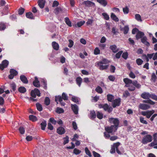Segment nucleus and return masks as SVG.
<instances>
[{
  "instance_id": "nucleus-43",
  "label": "nucleus",
  "mask_w": 157,
  "mask_h": 157,
  "mask_svg": "<svg viewBox=\"0 0 157 157\" xmlns=\"http://www.w3.org/2000/svg\"><path fill=\"white\" fill-rule=\"evenodd\" d=\"M61 97L62 98V99H63L64 100H67L68 99V97L65 93L63 92L62 93Z\"/></svg>"
},
{
  "instance_id": "nucleus-38",
  "label": "nucleus",
  "mask_w": 157,
  "mask_h": 157,
  "mask_svg": "<svg viewBox=\"0 0 157 157\" xmlns=\"http://www.w3.org/2000/svg\"><path fill=\"white\" fill-rule=\"evenodd\" d=\"M154 111H148V113L147 114L146 117L147 118H149L154 113Z\"/></svg>"
},
{
  "instance_id": "nucleus-55",
  "label": "nucleus",
  "mask_w": 157,
  "mask_h": 157,
  "mask_svg": "<svg viewBox=\"0 0 157 157\" xmlns=\"http://www.w3.org/2000/svg\"><path fill=\"white\" fill-rule=\"evenodd\" d=\"M36 91H35V89L34 90H32L30 93V94L31 97H33V98H36Z\"/></svg>"
},
{
  "instance_id": "nucleus-22",
  "label": "nucleus",
  "mask_w": 157,
  "mask_h": 157,
  "mask_svg": "<svg viewBox=\"0 0 157 157\" xmlns=\"http://www.w3.org/2000/svg\"><path fill=\"white\" fill-rule=\"evenodd\" d=\"M71 100L78 104H80L79 102L80 99L78 97L73 96L71 98Z\"/></svg>"
},
{
  "instance_id": "nucleus-60",
  "label": "nucleus",
  "mask_w": 157,
  "mask_h": 157,
  "mask_svg": "<svg viewBox=\"0 0 157 157\" xmlns=\"http://www.w3.org/2000/svg\"><path fill=\"white\" fill-rule=\"evenodd\" d=\"M64 139V141L63 143L64 145L68 143L69 142V137L68 136H67L63 138Z\"/></svg>"
},
{
  "instance_id": "nucleus-10",
  "label": "nucleus",
  "mask_w": 157,
  "mask_h": 157,
  "mask_svg": "<svg viewBox=\"0 0 157 157\" xmlns=\"http://www.w3.org/2000/svg\"><path fill=\"white\" fill-rule=\"evenodd\" d=\"M153 141L149 144L150 147H153L157 145V134L155 133L153 134Z\"/></svg>"
},
{
  "instance_id": "nucleus-58",
  "label": "nucleus",
  "mask_w": 157,
  "mask_h": 157,
  "mask_svg": "<svg viewBox=\"0 0 157 157\" xmlns=\"http://www.w3.org/2000/svg\"><path fill=\"white\" fill-rule=\"evenodd\" d=\"M69 44L68 45V47L70 48H72L74 45V42L71 40L70 39L68 40Z\"/></svg>"
},
{
  "instance_id": "nucleus-28",
  "label": "nucleus",
  "mask_w": 157,
  "mask_h": 157,
  "mask_svg": "<svg viewBox=\"0 0 157 157\" xmlns=\"http://www.w3.org/2000/svg\"><path fill=\"white\" fill-rule=\"evenodd\" d=\"M157 79V77L154 73H152L151 75V78L150 80L151 82H155Z\"/></svg>"
},
{
  "instance_id": "nucleus-18",
  "label": "nucleus",
  "mask_w": 157,
  "mask_h": 157,
  "mask_svg": "<svg viewBox=\"0 0 157 157\" xmlns=\"http://www.w3.org/2000/svg\"><path fill=\"white\" fill-rule=\"evenodd\" d=\"M35 80L33 82V85L36 87H39L40 86V82L36 77H35Z\"/></svg>"
},
{
  "instance_id": "nucleus-39",
  "label": "nucleus",
  "mask_w": 157,
  "mask_h": 157,
  "mask_svg": "<svg viewBox=\"0 0 157 157\" xmlns=\"http://www.w3.org/2000/svg\"><path fill=\"white\" fill-rule=\"evenodd\" d=\"M96 116L99 119H101L103 118V114L101 113L98 111L97 112Z\"/></svg>"
},
{
  "instance_id": "nucleus-33",
  "label": "nucleus",
  "mask_w": 157,
  "mask_h": 157,
  "mask_svg": "<svg viewBox=\"0 0 157 157\" xmlns=\"http://www.w3.org/2000/svg\"><path fill=\"white\" fill-rule=\"evenodd\" d=\"M41 128L42 130H44L46 126L47 123L45 121H43L40 124Z\"/></svg>"
},
{
  "instance_id": "nucleus-20",
  "label": "nucleus",
  "mask_w": 157,
  "mask_h": 157,
  "mask_svg": "<svg viewBox=\"0 0 157 157\" xmlns=\"http://www.w3.org/2000/svg\"><path fill=\"white\" fill-rule=\"evenodd\" d=\"M121 31H123V33L124 34L128 33L129 30V27L128 25H125L124 28L120 27Z\"/></svg>"
},
{
  "instance_id": "nucleus-45",
  "label": "nucleus",
  "mask_w": 157,
  "mask_h": 157,
  "mask_svg": "<svg viewBox=\"0 0 157 157\" xmlns=\"http://www.w3.org/2000/svg\"><path fill=\"white\" fill-rule=\"evenodd\" d=\"M85 150L86 154L88 155L90 157H91L92 156V155L88 148L87 147H85Z\"/></svg>"
},
{
  "instance_id": "nucleus-27",
  "label": "nucleus",
  "mask_w": 157,
  "mask_h": 157,
  "mask_svg": "<svg viewBox=\"0 0 157 157\" xmlns=\"http://www.w3.org/2000/svg\"><path fill=\"white\" fill-rule=\"evenodd\" d=\"M110 17L115 22H118L119 21V19L113 13H111Z\"/></svg>"
},
{
  "instance_id": "nucleus-59",
  "label": "nucleus",
  "mask_w": 157,
  "mask_h": 157,
  "mask_svg": "<svg viewBox=\"0 0 157 157\" xmlns=\"http://www.w3.org/2000/svg\"><path fill=\"white\" fill-rule=\"evenodd\" d=\"M81 152V151L75 148L73 150V153L75 155H78Z\"/></svg>"
},
{
  "instance_id": "nucleus-52",
  "label": "nucleus",
  "mask_w": 157,
  "mask_h": 157,
  "mask_svg": "<svg viewBox=\"0 0 157 157\" xmlns=\"http://www.w3.org/2000/svg\"><path fill=\"white\" fill-rule=\"evenodd\" d=\"M29 118L30 120L33 121H35L36 120L37 117L36 116L33 115H30L29 116Z\"/></svg>"
},
{
  "instance_id": "nucleus-61",
  "label": "nucleus",
  "mask_w": 157,
  "mask_h": 157,
  "mask_svg": "<svg viewBox=\"0 0 157 157\" xmlns=\"http://www.w3.org/2000/svg\"><path fill=\"white\" fill-rule=\"evenodd\" d=\"M100 53V50L98 48H96L94 51V53L95 55H97Z\"/></svg>"
},
{
  "instance_id": "nucleus-13",
  "label": "nucleus",
  "mask_w": 157,
  "mask_h": 157,
  "mask_svg": "<svg viewBox=\"0 0 157 157\" xmlns=\"http://www.w3.org/2000/svg\"><path fill=\"white\" fill-rule=\"evenodd\" d=\"M121 101V99L120 98L114 100L113 103V107L115 108L117 106H119L120 105Z\"/></svg>"
},
{
  "instance_id": "nucleus-31",
  "label": "nucleus",
  "mask_w": 157,
  "mask_h": 157,
  "mask_svg": "<svg viewBox=\"0 0 157 157\" xmlns=\"http://www.w3.org/2000/svg\"><path fill=\"white\" fill-rule=\"evenodd\" d=\"M76 81L77 84H78V86L80 87L82 82V78L80 77H78L76 78Z\"/></svg>"
},
{
  "instance_id": "nucleus-14",
  "label": "nucleus",
  "mask_w": 157,
  "mask_h": 157,
  "mask_svg": "<svg viewBox=\"0 0 157 157\" xmlns=\"http://www.w3.org/2000/svg\"><path fill=\"white\" fill-rule=\"evenodd\" d=\"M151 94L148 92H144L141 95V97L144 99H148L150 98Z\"/></svg>"
},
{
  "instance_id": "nucleus-5",
  "label": "nucleus",
  "mask_w": 157,
  "mask_h": 157,
  "mask_svg": "<svg viewBox=\"0 0 157 157\" xmlns=\"http://www.w3.org/2000/svg\"><path fill=\"white\" fill-rule=\"evenodd\" d=\"M120 144V143L119 142H117L114 144L111 147V149L110 151V153L111 154L115 153L117 147H118Z\"/></svg>"
},
{
  "instance_id": "nucleus-63",
  "label": "nucleus",
  "mask_w": 157,
  "mask_h": 157,
  "mask_svg": "<svg viewBox=\"0 0 157 157\" xmlns=\"http://www.w3.org/2000/svg\"><path fill=\"white\" fill-rule=\"evenodd\" d=\"M122 53L123 52L122 51H120L117 52L116 54V58L117 59H119L120 57V56Z\"/></svg>"
},
{
  "instance_id": "nucleus-29",
  "label": "nucleus",
  "mask_w": 157,
  "mask_h": 157,
  "mask_svg": "<svg viewBox=\"0 0 157 157\" xmlns=\"http://www.w3.org/2000/svg\"><path fill=\"white\" fill-rule=\"evenodd\" d=\"M90 118L92 119H94L96 117V114L94 110L90 111Z\"/></svg>"
},
{
  "instance_id": "nucleus-1",
  "label": "nucleus",
  "mask_w": 157,
  "mask_h": 157,
  "mask_svg": "<svg viewBox=\"0 0 157 157\" xmlns=\"http://www.w3.org/2000/svg\"><path fill=\"white\" fill-rule=\"evenodd\" d=\"M108 121L111 124V126L105 128V130L108 133L115 132L118 129L119 124V121L117 118L113 117L109 119Z\"/></svg>"
},
{
  "instance_id": "nucleus-3",
  "label": "nucleus",
  "mask_w": 157,
  "mask_h": 157,
  "mask_svg": "<svg viewBox=\"0 0 157 157\" xmlns=\"http://www.w3.org/2000/svg\"><path fill=\"white\" fill-rule=\"evenodd\" d=\"M152 137L150 135H147L143 137L142 140V143L144 144H146L152 141Z\"/></svg>"
},
{
  "instance_id": "nucleus-50",
  "label": "nucleus",
  "mask_w": 157,
  "mask_h": 157,
  "mask_svg": "<svg viewBox=\"0 0 157 157\" xmlns=\"http://www.w3.org/2000/svg\"><path fill=\"white\" fill-rule=\"evenodd\" d=\"M6 28L5 25L2 23H0V30H4Z\"/></svg>"
},
{
  "instance_id": "nucleus-19",
  "label": "nucleus",
  "mask_w": 157,
  "mask_h": 157,
  "mask_svg": "<svg viewBox=\"0 0 157 157\" xmlns=\"http://www.w3.org/2000/svg\"><path fill=\"white\" fill-rule=\"evenodd\" d=\"M20 79L21 81L24 83L27 84L28 82V81L27 78L24 75H21L20 76Z\"/></svg>"
},
{
  "instance_id": "nucleus-49",
  "label": "nucleus",
  "mask_w": 157,
  "mask_h": 157,
  "mask_svg": "<svg viewBox=\"0 0 157 157\" xmlns=\"http://www.w3.org/2000/svg\"><path fill=\"white\" fill-rule=\"evenodd\" d=\"M102 15L104 17L105 19L106 20H108L109 19V16L106 13H102Z\"/></svg>"
},
{
  "instance_id": "nucleus-54",
  "label": "nucleus",
  "mask_w": 157,
  "mask_h": 157,
  "mask_svg": "<svg viewBox=\"0 0 157 157\" xmlns=\"http://www.w3.org/2000/svg\"><path fill=\"white\" fill-rule=\"evenodd\" d=\"M123 11L124 14H127L129 12V9L127 6H126L125 7L123 8Z\"/></svg>"
},
{
  "instance_id": "nucleus-57",
  "label": "nucleus",
  "mask_w": 157,
  "mask_h": 157,
  "mask_svg": "<svg viewBox=\"0 0 157 157\" xmlns=\"http://www.w3.org/2000/svg\"><path fill=\"white\" fill-rule=\"evenodd\" d=\"M116 151L117 152L119 155H122L124 152L123 150L122 149V148L120 149L119 150L118 149V147H117Z\"/></svg>"
},
{
  "instance_id": "nucleus-48",
  "label": "nucleus",
  "mask_w": 157,
  "mask_h": 157,
  "mask_svg": "<svg viewBox=\"0 0 157 157\" xmlns=\"http://www.w3.org/2000/svg\"><path fill=\"white\" fill-rule=\"evenodd\" d=\"M136 62L138 65H140L143 63V61L141 59L139 58L136 59Z\"/></svg>"
},
{
  "instance_id": "nucleus-64",
  "label": "nucleus",
  "mask_w": 157,
  "mask_h": 157,
  "mask_svg": "<svg viewBox=\"0 0 157 157\" xmlns=\"http://www.w3.org/2000/svg\"><path fill=\"white\" fill-rule=\"evenodd\" d=\"M128 56V53L127 52H124L122 55V57L125 59H127Z\"/></svg>"
},
{
  "instance_id": "nucleus-42",
  "label": "nucleus",
  "mask_w": 157,
  "mask_h": 157,
  "mask_svg": "<svg viewBox=\"0 0 157 157\" xmlns=\"http://www.w3.org/2000/svg\"><path fill=\"white\" fill-rule=\"evenodd\" d=\"M50 100L49 98L48 97H46L45 101L44 104L46 105H49L50 104Z\"/></svg>"
},
{
  "instance_id": "nucleus-26",
  "label": "nucleus",
  "mask_w": 157,
  "mask_h": 157,
  "mask_svg": "<svg viewBox=\"0 0 157 157\" xmlns=\"http://www.w3.org/2000/svg\"><path fill=\"white\" fill-rule=\"evenodd\" d=\"M109 48L114 53L117 52L118 51V50L117 49L116 46L114 44L110 45L109 47Z\"/></svg>"
},
{
  "instance_id": "nucleus-11",
  "label": "nucleus",
  "mask_w": 157,
  "mask_h": 157,
  "mask_svg": "<svg viewBox=\"0 0 157 157\" xmlns=\"http://www.w3.org/2000/svg\"><path fill=\"white\" fill-rule=\"evenodd\" d=\"M71 109L73 112L75 114H77L78 113V106L76 104H71Z\"/></svg>"
},
{
  "instance_id": "nucleus-9",
  "label": "nucleus",
  "mask_w": 157,
  "mask_h": 157,
  "mask_svg": "<svg viewBox=\"0 0 157 157\" xmlns=\"http://www.w3.org/2000/svg\"><path fill=\"white\" fill-rule=\"evenodd\" d=\"M58 101L60 103L62 106H64L65 103L63 101L62 98L60 95L56 96H55V101L58 103L57 101Z\"/></svg>"
},
{
  "instance_id": "nucleus-21",
  "label": "nucleus",
  "mask_w": 157,
  "mask_h": 157,
  "mask_svg": "<svg viewBox=\"0 0 157 157\" xmlns=\"http://www.w3.org/2000/svg\"><path fill=\"white\" fill-rule=\"evenodd\" d=\"M144 34L143 32L139 31L136 35V40H138L140 38H142V36L144 35Z\"/></svg>"
},
{
  "instance_id": "nucleus-35",
  "label": "nucleus",
  "mask_w": 157,
  "mask_h": 157,
  "mask_svg": "<svg viewBox=\"0 0 157 157\" xmlns=\"http://www.w3.org/2000/svg\"><path fill=\"white\" fill-rule=\"evenodd\" d=\"M143 102L144 103H148L152 105H154L155 104V102L149 99L147 100H144Z\"/></svg>"
},
{
  "instance_id": "nucleus-47",
  "label": "nucleus",
  "mask_w": 157,
  "mask_h": 157,
  "mask_svg": "<svg viewBox=\"0 0 157 157\" xmlns=\"http://www.w3.org/2000/svg\"><path fill=\"white\" fill-rule=\"evenodd\" d=\"M56 112L59 113H63L64 112V111L63 109L58 107L57 108Z\"/></svg>"
},
{
  "instance_id": "nucleus-41",
  "label": "nucleus",
  "mask_w": 157,
  "mask_h": 157,
  "mask_svg": "<svg viewBox=\"0 0 157 157\" xmlns=\"http://www.w3.org/2000/svg\"><path fill=\"white\" fill-rule=\"evenodd\" d=\"M107 98L109 101L111 102L114 99V96L112 95L109 94L107 95Z\"/></svg>"
},
{
  "instance_id": "nucleus-6",
  "label": "nucleus",
  "mask_w": 157,
  "mask_h": 157,
  "mask_svg": "<svg viewBox=\"0 0 157 157\" xmlns=\"http://www.w3.org/2000/svg\"><path fill=\"white\" fill-rule=\"evenodd\" d=\"M9 61L6 60H3L1 64H0V69L2 70H4V68L6 67L9 64Z\"/></svg>"
},
{
  "instance_id": "nucleus-7",
  "label": "nucleus",
  "mask_w": 157,
  "mask_h": 157,
  "mask_svg": "<svg viewBox=\"0 0 157 157\" xmlns=\"http://www.w3.org/2000/svg\"><path fill=\"white\" fill-rule=\"evenodd\" d=\"M55 14H58L59 13H65L66 10L65 9L59 7L55 9Z\"/></svg>"
},
{
  "instance_id": "nucleus-46",
  "label": "nucleus",
  "mask_w": 157,
  "mask_h": 157,
  "mask_svg": "<svg viewBox=\"0 0 157 157\" xmlns=\"http://www.w3.org/2000/svg\"><path fill=\"white\" fill-rule=\"evenodd\" d=\"M97 62L103 64H106L108 63V60L105 59H104L102 60Z\"/></svg>"
},
{
  "instance_id": "nucleus-44",
  "label": "nucleus",
  "mask_w": 157,
  "mask_h": 157,
  "mask_svg": "<svg viewBox=\"0 0 157 157\" xmlns=\"http://www.w3.org/2000/svg\"><path fill=\"white\" fill-rule=\"evenodd\" d=\"M19 130L20 133L21 134H23L25 132V129L22 126L20 127L19 128Z\"/></svg>"
},
{
  "instance_id": "nucleus-34",
  "label": "nucleus",
  "mask_w": 157,
  "mask_h": 157,
  "mask_svg": "<svg viewBox=\"0 0 157 157\" xmlns=\"http://www.w3.org/2000/svg\"><path fill=\"white\" fill-rule=\"evenodd\" d=\"M18 91L21 93H24L26 92V90L25 87L21 86L18 89Z\"/></svg>"
},
{
  "instance_id": "nucleus-62",
  "label": "nucleus",
  "mask_w": 157,
  "mask_h": 157,
  "mask_svg": "<svg viewBox=\"0 0 157 157\" xmlns=\"http://www.w3.org/2000/svg\"><path fill=\"white\" fill-rule=\"evenodd\" d=\"M85 23V21H81L77 22V26L80 27H81L82 25Z\"/></svg>"
},
{
  "instance_id": "nucleus-23",
  "label": "nucleus",
  "mask_w": 157,
  "mask_h": 157,
  "mask_svg": "<svg viewBox=\"0 0 157 157\" xmlns=\"http://www.w3.org/2000/svg\"><path fill=\"white\" fill-rule=\"evenodd\" d=\"M52 46L54 49L56 50H59V45L56 42H53L52 43Z\"/></svg>"
},
{
  "instance_id": "nucleus-12",
  "label": "nucleus",
  "mask_w": 157,
  "mask_h": 157,
  "mask_svg": "<svg viewBox=\"0 0 157 157\" xmlns=\"http://www.w3.org/2000/svg\"><path fill=\"white\" fill-rule=\"evenodd\" d=\"M139 107L142 110H147L149 109L150 106L147 104L140 103L139 105Z\"/></svg>"
},
{
  "instance_id": "nucleus-53",
  "label": "nucleus",
  "mask_w": 157,
  "mask_h": 157,
  "mask_svg": "<svg viewBox=\"0 0 157 157\" xmlns=\"http://www.w3.org/2000/svg\"><path fill=\"white\" fill-rule=\"evenodd\" d=\"M140 121L141 123L143 124H147V122L146 121L144 120V118L142 117H140Z\"/></svg>"
},
{
  "instance_id": "nucleus-30",
  "label": "nucleus",
  "mask_w": 157,
  "mask_h": 157,
  "mask_svg": "<svg viewBox=\"0 0 157 157\" xmlns=\"http://www.w3.org/2000/svg\"><path fill=\"white\" fill-rule=\"evenodd\" d=\"M26 16L28 18L31 19H34V17L33 16V14L30 12L27 13L26 14Z\"/></svg>"
},
{
  "instance_id": "nucleus-24",
  "label": "nucleus",
  "mask_w": 157,
  "mask_h": 157,
  "mask_svg": "<svg viewBox=\"0 0 157 157\" xmlns=\"http://www.w3.org/2000/svg\"><path fill=\"white\" fill-rule=\"evenodd\" d=\"M147 40V37L146 36H144L141 39V42L146 46H149L150 45V44Z\"/></svg>"
},
{
  "instance_id": "nucleus-36",
  "label": "nucleus",
  "mask_w": 157,
  "mask_h": 157,
  "mask_svg": "<svg viewBox=\"0 0 157 157\" xmlns=\"http://www.w3.org/2000/svg\"><path fill=\"white\" fill-rule=\"evenodd\" d=\"M10 72L15 76H16L18 74L17 71L13 69H11L10 70Z\"/></svg>"
},
{
  "instance_id": "nucleus-37",
  "label": "nucleus",
  "mask_w": 157,
  "mask_h": 157,
  "mask_svg": "<svg viewBox=\"0 0 157 157\" xmlns=\"http://www.w3.org/2000/svg\"><path fill=\"white\" fill-rule=\"evenodd\" d=\"M36 107L37 109L39 111H41L42 110L43 108L42 105L39 103H37L36 104Z\"/></svg>"
},
{
  "instance_id": "nucleus-56",
  "label": "nucleus",
  "mask_w": 157,
  "mask_h": 157,
  "mask_svg": "<svg viewBox=\"0 0 157 157\" xmlns=\"http://www.w3.org/2000/svg\"><path fill=\"white\" fill-rule=\"evenodd\" d=\"M24 11L25 9L22 7H21L18 10V14L19 15H22L24 13Z\"/></svg>"
},
{
  "instance_id": "nucleus-51",
  "label": "nucleus",
  "mask_w": 157,
  "mask_h": 157,
  "mask_svg": "<svg viewBox=\"0 0 157 157\" xmlns=\"http://www.w3.org/2000/svg\"><path fill=\"white\" fill-rule=\"evenodd\" d=\"M136 19L138 21H142V20L141 19L140 15L138 14H136L135 15Z\"/></svg>"
},
{
  "instance_id": "nucleus-40",
  "label": "nucleus",
  "mask_w": 157,
  "mask_h": 157,
  "mask_svg": "<svg viewBox=\"0 0 157 157\" xmlns=\"http://www.w3.org/2000/svg\"><path fill=\"white\" fill-rule=\"evenodd\" d=\"M95 91L98 93L101 94L102 92V90L100 86H98L95 89Z\"/></svg>"
},
{
  "instance_id": "nucleus-2",
  "label": "nucleus",
  "mask_w": 157,
  "mask_h": 157,
  "mask_svg": "<svg viewBox=\"0 0 157 157\" xmlns=\"http://www.w3.org/2000/svg\"><path fill=\"white\" fill-rule=\"evenodd\" d=\"M123 81L125 84L124 87H128V90L130 91H134L136 88L139 89L141 87V85L136 80L132 81L128 78H125L123 79Z\"/></svg>"
},
{
  "instance_id": "nucleus-15",
  "label": "nucleus",
  "mask_w": 157,
  "mask_h": 157,
  "mask_svg": "<svg viewBox=\"0 0 157 157\" xmlns=\"http://www.w3.org/2000/svg\"><path fill=\"white\" fill-rule=\"evenodd\" d=\"M45 2V0H38V6L41 9H43L44 6Z\"/></svg>"
},
{
  "instance_id": "nucleus-32",
  "label": "nucleus",
  "mask_w": 157,
  "mask_h": 157,
  "mask_svg": "<svg viewBox=\"0 0 157 157\" xmlns=\"http://www.w3.org/2000/svg\"><path fill=\"white\" fill-rule=\"evenodd\" d=\"M65 21L66 24L69 27L72 26L71 22L68 17H66L65 18Z\"/></svg>"
},
{
  "instance_id": "nucleus-8",
  "label": "nucleus",
  "mask_w": 157,
  "mask_h": 157,
  "mask_svg": "<svg viewBox=\"0 0 157 157\" xmlns=\"http://www.w3.org/2000/svg\"><path fill=\"white\" fill-rule=\"evenodd\" d=\"M95 66L97 67H99V69L101 70L107 69L108 67V65H103V64L97 62L95 63Z\"/></svg>"
},
{
  "instance_id": "nucleus-17",
  "label": "nucleus",
  "mask_w": 157,
  "mask_h": 157,
  "mask_svg": "<svg viewBox=\"0 0 157 157\" xmlns=\"http://www.w3.org/2000/svg\"><path fill=\"white\" fill-rule=\"evenodd\" d=\"M57 132L59 135H62L65 132L64 128L62 127H60L57 128Z\"/></svg>"
},
{
  "instance_id": "nucleus-16",
  "label": "nucleus",
  "mask_w": 157,
  "mask_h": 157,
  "mask_svg": "<svg viewBox=\"0 0 157 157\" xmlns=\"http://www.w3.org/2000/svg\"><path fill=\"white\" fill-rule=\"evenodd\" d=\"M83 4H85L87 7H90L91 6L94 5V2L89 0L84 1L82 2Z\"/></svg>"
},
{
  "instance_id": "nucleus-25",
  "label": "nucleus",
  "mask_w": 157,
  "mask_h": 157,
  "mask_svg": "<svg viewBox=\"0 0 157 157\" xmlns=\"http://www.w3.org/2000/svg\"><path fill=\"white\" fill-rule=\"evenodd\" d=\"M97 2L104 7H105L107 4L106 0H96Z\"/></svg>"
},
{
  "instance_id": "nucleus-4",
  "label": "nucleus",
  "mask_w": 157,
  "mask_h": 157,
  "mask_svg": "<svg viewBox=\"0 0 157 157\" xmlns=\"http://www.w3.org/2000/svg\"><path fill=\"white\" fill-rule=\"evenodd\" d=\"M100 108H103L105 111H107L109 113H110L113 110V108L111 107H109L107 104H100L99 105Z\"/></svg>"
}]
</instances>
